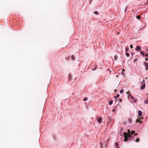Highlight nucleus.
I'll return each mask as SVG.
<instances>
[{"instance_id": "nucleus-9", "label": "nucleus", "mask_w": 148, "mask_h": 148, "mask_svg": "<svg viewBox=\"0 0 148 148\" xmlns=\"http://www.w3.org/2000/svg\"><path fill=\"white\" fill-rule=\"evenodd\" d=\"M119 94H117L116 96V97L115 96H114V98L116 99V98H118L119 97Z\"/></svg>"}, {"instance_id": "nucleus-10", "label": "nucleus", "mask_w": 148, "mask_h": 148, "mask_svg": "<svg viewBox=\"0 0 148 148\" xmlns=\"http://www.w3.org/2000/svg\"><path fill=\"white\" fill-rule=\"evenodd\" d=\"M129 122L130 123H131L132 122V119L131 118H129L128 119Z\"/></svg>"}, {"instance_id": "nucleus-34", "label": "nucleus", "mask_w": 148, "mask_h": 148, "mask_svg": "<svg viewBox=\"0 0 148 148\" xmlns=\"http://www.w3.org/2000/svg\"><path fill=\"white\" fill-rule=\"evenodd\" d=\"M146 50L147 51V52H148V48H147V49H146Z\"/></svg>"}, {"instance_id": "nucleus-26", "label": "nucleus", "mask_w": 148, "mask_h": 148, "mask_svg": "<svg viewBox=\"0 0 148 148\" xmlns=\"http://www.w3.org/2000/svg\"><path fill=\"white\" fill-rule=\"evenodd\" d=\"M119 100L120 102H121L122 101V99H120V98H119Z\"/></svg>"}, {"instance_id": "nucleus-20", "label": "nucleus", "mask_w": 148, "mask_h": 148, "mask_svg": "<svg viewBox=\"0 0 148 148\" xmlns=\"http://www.w3.org/2000/svg\"><path fill=\"white\" fill-rule=\"evenodd\" d=\"M127 6H126V7H125V12L127 11Z\"/></svg>"}, {"instance_id": "nucleus-21", "label": "nucleus", "mask_w": 148, "mask_h": 148, "mask_svg": "<svg viewBox=\"0 0 148 148\" xmlns=\"http://www.w3.org/2000/svg\"><path fill=\"white\" fill-rule=\"evenodd\" d=\"M121 74L122 75H124V71H122L121 72Z\"/></svg>"}, {"instance_id": "nucleus-17", "label": "nucleus", "mask_w": 148, "mask_h": 148, "mask_svg": "<svg viewBox=\"0 0 148 148\" xmlns=\"http://www.w3.org/2000/svg\"><path fill=\"white\" fill-rule=\"evenodd\" d=\"M126 56H127V57H129L130 56V54L129 53H126Z\"/></svg>"}, {"instance_id": "nucleus-2", "label": "nucleus", "mask_w": 148, "mask_h": 148, "mask_svg": "<svg viewBox=\"0 0 148 148\" xmlns=\"http://www.w3.org/2000/svg\"><path fill=\"white\" fill-rule=\"evenodd\" d=\"M97 122L100 123L102 122V119L101 117H99L97 118Z\"/></svg>"}, {"instance_id": "nucleus-12", "label": "nucleus", "mask_w": 148, "mask_h": 148, "mask_svg": "<svg viewBox=\"0 0 148 148\" xmlns=\"http://www.w3.org/2000/svg\"><path fill=\"white\" fill-rule=\"evenodd\" d=\"M88 99V98L87 97H85L84 99H83V101H85L87 100Z\"/></svg>"}, {"instance_id": "nucleus-31", "label": "nucleus", "mask_w": 148, "mask_h": 148, "mask_svg": "<svg viewBox=\"0 0 148 148\" xmlns=\"http://www.w3.org/2000/svg\"><path fill=\"white\" fill-rule=\"evenodd\" d=\"M115 110H115V109H113L112 110V111H113V112H114Z\"/></svg>"}, {"instance_id": "nucleus-3", "label": "nucleus", "mask_w": 148, "mask_h": 148, "mask_svg": "<svg viewBox=\"0 0 148 148\" xmlns=\"http://www.w3.org/2000/svg\"><path fill=\"white\" fill-rule=\"evenodd\" d=\"M143 118L139 117V118L136 120V122H139L140 123H141L142 121H141L140 120L143 119Z\"/></svg>"}, {"instance_id": "nucleus-36", "label": "nucleus", "mask_w": 148, "mask_h": 148, "mask_svg": "<svg viewBox=\"0 0 148 148\" xmlns=\"http://www.w3.org/2000/svg\"><path fill=\"white\" fill-rule=\"evenodd\" d=\"M122 71H124V69H123L122 70Z\"/></svg>"}, {"instance_id": "nucleus-16", "label": "nucleus", "mask_w": 148, "mask_h": 148, "mask_svg": "<svg viewBox=\"0 0 148 148\" xmlns=\"http://www.w3.org/2000/svg\"><path fill=\"white\" fill-rule=\"evenodd\" d=\"M139 141H140L139 138H137L136 139V141L137 142H138Z\"/></svg>"}, {"instance_id": "nucleus-13", "label": "nucleus", "mask_w": 148, "mask_h": 148, "mask_svg": "<svg viewBox=\"0 0 148 148\" xmlns=\"http://www.w3.org/2000/svg\"><path fill=\"white\" fill-rule=\"evenodd\" d=\"M136 17L138 19H139L140 18V16L139 15L136 16Z\"/></svg>"}, {"instance_id": "nucleus-27", "label": "nucleus", "mask_w": 148, "mask_h": 148, "mask_svg": "<svg viewBox=\"0 0 148 148\" xmlns=\"http://www.w3.org/2000/svg\"><path fill=\"white\" fill-rule=\"evenodd\" d=\"M96 69H97V68L96 67H95L94 68V69H92V70H95Z\"/></svg>"}, {"instance_id": "nucleus-22", "label": "nucleus", "mask_w": 148, "mask_h": 148, "mask_svg": "<svg viewBox=\"0 0 148 148\" xmlns=\"http://www.w3.org/2000/svg\"><path fill=\"white\" fill-rule=\"evenodd\" d=\"M140 53L142 55H144V52H140Z\"/></svg>"}, {"instance_id": "nucleus-29", "label": "nucleus", "mask_w": 148, "mask_h": 148, "mask_svg": "<svg viewBox=\"0 0 148 148\" xmlns=\"http://www.w3.org/2000/svg\"><path fill=\"white\" fill-rule=\"evenodd\" d=\"M145 56L148 57V53H146L145 54Z\"/></svg>"}, {"instance_id": "nucleus-15", "label": "nucleus", "mask_w": 148, "mask_h": 148, "mask_svg": "<svg viewBox=\"0 0 148 148\" xmlns=\"http://www.w3.org/2000/svg\"><path fill=\"white\" fill-rule=\"evenodd\" d=\"M94 13L95 14L98 15V12L97 11H95L94 12Z\"/></svg>"}, {"instance_id": "nucleus-46", "label": "nucleus", "mask_w": 148, "mask_h": 148, "mask_svg": "<svg viewBox=\"0 0 148 148\" xmlns=\"http://www.w3.org/2000/svg\"><path fill=\"white\" fill-rule=\"evenodd\" d=\"M108 140H109V138H108Z\"/></svg>"}, {"instance_id": "nucleus-41", "label": "nucleus", "mask_w": 148, "mask_h": 148, "mask_svg": "<svg viewBox=\"0 0 148 148\" xmlns=\"http://www.w3.org/2000/svg\"><path fill=\"white\" fill-rule=\"evenodd\" d=\"M117 148H119V147L118 146L117 147Z\"/></svg>"}, {"instance_id": "nucleus-39", "label": "nucleus", "mask_w": 148, "mask_h": 148, "mask_svg": "<svg viewBox=\"0 0 148 148\" xmlns=\"http://www.w3.org/2000/svg\"><path fill=\"white\" fill-rule=\"evenodd\" d=\"M116 89H115L114 90V92H116Z\"/></svg>"}, {"instance_id": "nucleus-30", "label": "nucleus", "mask_w": 148, "mask_h": 148, "mask_svg": "<svg viewBox=\"0 0 148 148\" xmlns=\"http://www.w3.org/2000/svg\"><path fill=\"white\" fill-rule=\"evenodd\" d=\"M131 98H132V99H134V97L132 96H131Z\"/></svg>"}, {"instance_id": "nucleus-19", "label": "nucleus", "mask_w": 148, "mask_h": 148, "mask_svg": "<svg viewBox=\"0 0 148 148\" xmlns=\"http://www.w3.org/2000/svg\"><path fill=\"white\" fill-rule=\"evenodd\" d=\"M123 92V89H122L120 91V92L121 94H122Z\"/></svg>"}, {"instance_id": "nucleus-18", "label": "nucleus", "mask_w": 148, "mask_h": 148, "mask_svg": "<svg viewBox=\"0 0 148 148\" xmlns=\"http://www.w3.org/2000/svg\"><path fill=\"white\" fill-rule=\"evenodd\" d=\"M100 145L101 148H102L103 147V145L101 142H100Z\"/></svg>"}, {"instance_id": "nucleus-43", "label": "nucleus", "mask_w": 148, "mask_h": 148, "mask_svg": "<svg viewBox=\"0 0 148 148\" xmlns=\"http://www.w3.org/2000/svg\"><path fill=\"white\" fill-rule=\"evenodd\" d=\"M116 58V57L115 56V57H114V58Z\"/></svg>"}, {"instance_id": "nucleus-4", "label": "nucleus", "mask_w": 148, "mask_h": 148, "mask_svg": "<svg viewBox=\"0 0 148 148\" xmlns=\"http://www.w3.org/2000/svg\"><path fill=\"white\" fill-rule=\"evenodd\" d=\"M135 49L136 50L139 51L141 50V48L140 46H137L136 48Z\"/></svg>"}, {"instance_id": "nucleus-45", "label": "nucleus", "mask_w": 148, "mask_h": 148, "mask_svg": "<svg viewBox=\"0 0 148 148\" xmlns=\"http://www.w3.org/2000/svg\"><path fill=\"white\" fill-rule=\"evenodd\" d=\"M108 140H109V138H108Z\"/></svg>"}, {"instance_id": "nucleus-40", "label": "nucleus", "mask_w": 148, "mask_h": 148, "mask_svg": "<svg viewBox=\"0 0 148 148\" xmlns=\"http://www.w3.org/2000/svg\"><path fill=\"white\" fill-rule=\"evenodd\" d=\"M131 95L130 94H129V97H130Z\"/></svg>"}, {"instance_id": "nucleus-5", "label": "nucleus", "mask_w": 148, "mask_h": 148, "mask_svg": "<svg viewBox=\"0 0 148 148\" xmlns=\"http://www.w3.org/2000/svg\"><path fill=\"white\" fill-rule=\"evenodd\" d=\"M145 87V83H144L140 87V89L141 90H143L144 89Z\"/></svg>"}, {"instance_id": "nucleus-24", "label": "nucleus", "mask_w": 148, "mask_h": 148, "mask_svg": "<svg viewBox=\"0 0 148 148\" xmlns=\"http://www.w3.org/2000/svg\"><path fill=\"white\" fill-rule=\"evenodd\" d=\"M135 132L134 131H132V132H131L132 134H133L134 133H135Z\"/></svg>"}, {"instance_id": "nucleus-37", "label": "nucleus", "mask_w": 148, "mask_h": 148, "mask_svg": "<svg viewBox=\"0 0 148 148\" xmlns=\"http://www.w3.org/2000/svg\"><path fill=\"white\" fill-rule=\"evenodd\" d=\"M136 135H137V133L135 134H134V135H135V136H136Z\"/></svg>"}, {"instance_id": "nucleus-35", "label": "nucleus", "mask_w": 148, "mask_h": 148, "mask_svg": "<svg viewBox=\"0 0 148 148\" xmlns=\"http://www.w3.org/2000/svg\"><path fill=\"white\" fill-rule=\"evenodd\" d=\"M144 80H143L142 82L141 83L142 84H143L144 82Z\"/></svg>"}, {"instance_id": "nucleus-1", "label": "nucleus", "mask_w": 148, "mask_h": 148, "mask_svg": "<svg viewBox=\"0 0 148 148\" xmlns=\"http://www.w3.org/2000/svg\"><path fill=\"white\" fill-rule=\"evenodd\" d=\"M124 136L125 137L124 141H126L128 139L127 137H130L131 135L129 134H128L126 132L124 133Z\"/></svg>"}, {"instance_id": "nucleus-14", "label": "nucleus", "mask_w": 148, "mask_h": 148, "mask_svg": "<svg viewBox=\"0 0 148 148\" xmlns=\"http://www.w3.org/2000/svg\"><path fill=\"white\" fill-rule=\"evenodd\" d=\"M113 103V100H111L110 102H109V104L110 105H111Z\"/></svg>"}, {"instance_id": "nucleus-42", "label": "nucleus", "mask_w": 148, "mask_h": 148, "mask_svg": "<svg viewBox=\"0 0 148 148\" xmlns=\"http://www.w3.org/2000/svg\"><path fill=\"white\" fill-rule=\"evenodd\" d=\"M123 42V41H122L121 42Z\"/></svg>"}, {"instance_id": "nucleus-6", "label": "nucleus", "mask_w": 148, "mask_h": 148, "mask_svg": "<svg viewBox=\"0 0 148 148\" xmlns=\"http://www.w3.org/2000/svg\"><path fill=\"white\" fill-rule=\"evenodd\" d=\"M144 64H145V66L146 67L145 69V70H147L148 68V63H146V62H145L144 63Z\"/></svg>"}, {"instance_id": "nucleus-11", "label": "nucleus", "mask_w": 148, "mask_h": 148, "mask_svg": "<svg viewBox=\"0 0 148 148\" xmlns=\"http://www.w3.org/2000/svg\"><path fill=\"white\" fill-rule=\"evenodd\" d=\"M71 58L72 59V60H75V56L74 55H72V56H71Z\"/></svg>"}, {"instance_id": "nucleus-33", "label": "nucleus", "mask_w": 148, "mask_h": 148, "mask_svg": "<svg viewBox=\"0 0 148 148\" xmlns=\"http://www.w3.org/2000/svg\"><path fill=\"white\" fill-rule=\"evenodd\" d=\"M148 60V58H145V61H147V60Z\"/></svg>"}, {"instance_id": "nucleus-25", "label": "nucleus", "mask_w": 148, "mask_h": 148, "mask_svg": "<svg viewBox=\"0 0 148 148\" xmlns=\"http://www.w3.org/2000/svg\"><path fill=\"white\" fill-rule=\"evenodd\" d=\"M115 145H116L117 146V147H118V143H115Z\"/></svg>"}, {"instance_id": "nucleus-7", "label": "nucleus", "mask_w": 148, "mask_h": 148, "mask_svg": "<svg viewBox=\"0 0 148 148\" xmlns=\"http://www.w3.org/2000/svg\"><path fill=\"white\" fill-rule=\"evenodd\" d=\"M142 112L140 111H138V115L139 116H141L142 115Z\"/></svg>"}, {"instance_id": "nucleus-23", "label": "nucleus", "mask_w": 148, "mask_h": 148, "mask_svg": "<svg viewBox=\"0 0 148 148\" xmlns=\"http://www.w3.org/2000/svg\"><path fill=\"white\" fill-rule=\"evenodd\" d=\"M128 50H129V48H126V50H125L126 53V52L127 51H128Z\"/></svg>"}, {"instance_id": "nucleus-44", "label": "nucleus", "mask_w": 148, "mask_h": 148, "mask_svg": "<svg viewBox=\"0 0 148 148\" xmlns=\"http://www.w3.org/2000/svg\"><path fill=\"white\" fill-rule=\"evenodd\" d=\"M116 58V57L115 56V57H114V58Z\"/></svg>"}, {"instance_id": "nucleus-32", "label": "nucleus", "mask_w": 148, "mask_h": 148, "mask_svg": "<svg viewBox=\"0 0 148 148\" xmlns=\"http://www.w3.org/2000/svg\"><path fill=\"white\" fill-rule=\"evenodd\" d=\"M130 130H127V131H128V132H129V133H130Z\"/></svg>"}, {"instance_id": "nucleus-8", "label": "nucleus", "mask_w": 148, "mask_h": 148, "mask_svg": "<svg viewBox=\"0 0 148 148\" xmlns=\"http://www.w3.org/2000/svg\"><path fill=\"white\" fill-rule=\"evenodd\" d=\"M144 103H145L148 104V97H147V99L145 100L144 101Z\"/></svg>"}, {"instance_id": "nucleus-38", "label": "nucleus", "mask_w": 148, "mask_h": 148, "mask_svg": "<svg viewBox=\"0 0 148 148\" xmlns=\"http://www.w3.org/2000/svg\"><path fill=\"white\" fill-rule=\"evenodd\" d=\"M129 92H130L129 91H128V92H127V94H128V93H129Z\"/></svg>"}, {"instance_id": "nucleus-28", "label": "nucleus", "mask_w": 148, "mask_h": 148, "mask_svg": "<svg viewBox=\"0 0 148 148\" xmlns=\"http://www.w3.org/2000/svg\"><path fill=\"white\" fill-rule=\"evenodd\" d=\"M130 47L131 48H133V46L132 45H130Z\"/></svg>"}]
</instances>
